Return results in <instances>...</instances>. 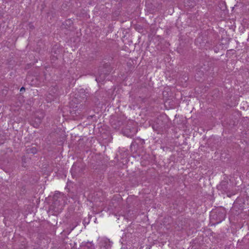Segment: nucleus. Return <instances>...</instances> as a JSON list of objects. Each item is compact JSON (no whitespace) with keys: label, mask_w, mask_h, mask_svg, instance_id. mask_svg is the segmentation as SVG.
Instances as JSON below:
<instances>
[{"label":"nucleus","mask_w":249,"mask_h":249,"mask_svg":"<svg viewBox=\"0 0 249 249\" xmlns=\"http://www.w3.org/2000/svg\"><path fill=\"white\" fill-rule=\"evenodd\" d=\"M64 194L60 192L55 193L53 197V202L51 206V209L56 213L60 212L64 206Z\"/></svg>","instance_id":"1"},{"label":"nucleus","mask_w":249,"mask_h":249,"mask_svg":"<svg viewBox=\"0 0 249 249\" xmlns=\"http://www.w3.org/2000/svg\"><path fill=\"white\" fill-rule=\"evenodd\" d=\"M83 171V166L80 163H74L71 168V175L73 178H76L78 176H81L82 174Z\"/></svg>","instance_id":"2"},{"label":"nucleus","mask_w":249,"mask_h":249,"mask_svg":"<svg viewBox=\"0 0 249 249\" xmlns=\"http://www.w3.org/2000/svg\"><path fill=\"white\" fill-rule=\"evenodd\" d=\"M218 188L224 193H227L229 190V184L228 181L224 180L222 181L218 186Z\"/></svg>","instance_id":"3"},{"label":"nucleus","mask_w":249,"mask_h":249,"mask_svg":"<svg viewBox=\"0 0 249 249\" xmlns=\"http://www.w3.org/2000/svg\"><path fill=\"white\" fill-rule=\"evenodd\" d=\"M217 220H218L217 223L223 221L226 217V213L224 210L223 211H218L217 214Z\"/></svg>","instance_id":"4"},{"label":"nucleus","mask_w":249,"mask_h":249,"mask_svg":"<svg viewBox=\"0 0 249 249\" xmlns=\"http://www.w3.org/2000/svg\"><path fill=\"white\" fill-rule=\"evenodd\" d=\"M26 152L29 154H35L37 152V149L35 146H28L26 148Z\"/></svg>","instance_id":"5"},{"label":"nucleus","mask_w":249,"mask_h":249,"mask_svg":"<svg viewBox=\"0 0 249 249\" xmlns=\"http://www.w3.org/2000/svg\"><path fill=\"white\" fill-rule=\"evenodd\" d=\"M117 124H116L115 123L112 122V125L115 129H118L121 125L123 124V122L121 121L119 119H118L117 121Z\"/></svg>","instance_id":"6"},{"label":"nucleus","mask_w":249,"mask_h":249,"mask_svg":"<svg viewBox=\"0 0 249 249\" xmlns=\"http://www.w3.org/2000/svg\"><path fill=\"white\" fill-rule=\"evenodd\" d=\"M79 94L80 97L83 99V100H86L87 99L88 96L85 94V91L84 89H80Z\"/></svg>","instance_id":"7"},{"label":"nucleus","mask_w":249,"mask_h":249,"mask_svg":"<svg viewBox=\"0 0 249 249\" xmlns=\"http://www.w3.org/2000/svg\"><path fill=\"white\" fill-rule=\"evenodd\" d=\"M108 74V72H106L105 74H101L99 76L96 78L97 82H101L105 79V75Z\"/></svg>","instance_id":"8"},{"label":"nucleus","mask_w":249,"mask_h":249,"mask_svg":"<svg viewBox=\"0 0 249 249\" xmlns=\"http://www.w3.org/2000/svg\"><path fill=\"white\" fill-rule=\"evenodd\" d=\"M41 121V117H40V118H37V122H38V123H40Z\"/></svg>","instance_id":"9"},{"label":"nucleus","mask_w":249,"mask_h":249,"mask_svg":"<svg viewBox=\"0 0 249 249\" xmlns=\"http://www.w3.org/2000/svg\"><path fill=\"white\" fill-rule=\"evenodd\" d=\"M22 90H25V88H24V87H22V88L20 89V91H22Z\"/></svg>","instance_id":"10"},{"label":"nucleus","mask_w":249,"mask_h":249,"mask_svg":"<svg viewBox=\"0 0 249 249\" xmlns=\"http://www.w3.org/2000/svg\"><path fill=\"white\" fill-rule=\"evenodd\" d=\"M195 5V2H193V3H191L190 5H189V6H194Z\"/></svg>","instance_id":"11"},{"label":"nucleus","mask_w":249,"mask_h":249,"mask_svg":"<svg viewBox=\"0 0 249 249\" xmlns=\"http://www.w3.org/2000/svg\"><path fill=\"white\" fill-rule=\"evenodd\" d=\"M131 135V134H128V136H130Z\"/></svg>","instance_id":"12"},{"label":"nucleus","mask_w":249,"mask_h":249,"mask_svg":"<svg viewBox=\"0 0 249 249\" xmlns=\"http://www.w3.org/2000/svg\"><path fill=\"white\" fill-rule=\"evenodd\" d=\"M74 227H73L72 229H71V230H73Z\"/></svg>","instance_id":"13"}]
</instances>
